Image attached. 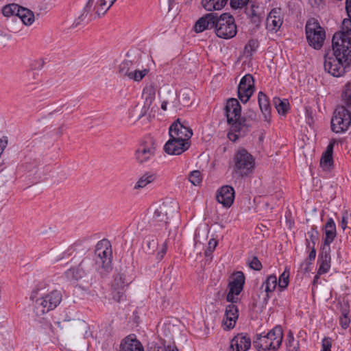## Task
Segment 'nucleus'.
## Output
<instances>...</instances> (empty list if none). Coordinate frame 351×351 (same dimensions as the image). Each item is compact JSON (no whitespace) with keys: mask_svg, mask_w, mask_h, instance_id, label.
Returning a JSON list of instances; mask_svg holds the SVG:
<instances>
[{"mask_svg":"<svg viewBox=\"0 0 351 351\" xmlns=\"http://www.w3.org/2000/svg\"><path fill=\"white\" fill-rule=\"evenodd\" d=\"M348 18L342 22L341 30L332 39V49L324 56V70L334 77L343 75L351 64V3L346 1Z\"/></svg>","mask_w":351,"mask_h":351,"instance_id":"1","label":"nucleus"},{"mask_svg":"<svg viewBox=\"0 0 351 351\" xmlns=\"http://www.w3.org/2000/svg\"><path fill=\"white\" fill-rule=\"evenodd\" d=\"M66 278L77 281L84 289H88L95 282V263L90 258H84L77 267L65 272Z\"/></svg>","mask_w":351,"mask_h":351,"instance_id":"2","label":"nucleus"},{"mask_svg":"<svg viewBox=\"0 0 351 351\" xmlns=\"http://www.w3.org/2000/svg\"><path fill=\"white\" fill-rule=\"evenodd\" d=\"M241 106L235 98L228 99L225 106V112L227 121L232 130L239 132L241 134H246L249 132L251 125L247 123L245 117L241 116Z\"/></svg>","mask_w":351,"mask_h":351,"instance_id":"3","label":"nucleus"},{"mask_svg":"<svg viewBox=\"0 0 351 351\" xmlns=\"http://www.w3.org/2000/svg\"><path fill=\"white\" fill-rule=\"evenodd\" d=\"M282 339V328L280 326H276L266 335H256L253 340V346L258 351H276Z\"/></svg>","mask_w":351,"mask_h":351,"instance_id":"4","label":"nucleus"},{"mask_svg":"<svg viewBox=\"0 0 351 351\" xmlns=\"http://www.w3.org/2000/svg\"><path fill=\"white\" fill-rule=\"evenodd\" d=\"M232 162L233 173L242 178L250 175L255 167L253 156L244 148H240L235 152Z\"/></svg>","mask_w":351,"mask_h":351,"instance_id":"5","label":"nucleus"},{"mask_svg":"<svg viewBox=\"0 0 351 351\" xmlns=\"http://www.w3.org/2000/svg\"><path fill=\"white\" fill-rule=\"evenodd\" d=\"M305 32L306 40L311 47L317 50L323 47L326 32L317 19L311 18L306 22Z\"/></svg>","mask_w":351,"mask_h":351,"instance_id":"6","label":"nucleus"},{"mask_svg":"<svg viewBox=\"0 0 351 351\" xmlns=\"http://www.w3.org/2000/svg\"><path fill=\"white\" fill-rule=\"evenodd\" d=\"M95 254L97 256L96 264L102 269L100 274L103 277L112 269V250L109 241L106 239L99 241L96 245Z\"/></svg>","mask_w":351,"mask_h":351,"instance_id":"7","label":"nucleus"},{"mask_svg":"<svg viewBox=\"0 0 351 351\" xmlns=\"http://www.w3.org/2000/svg\"><path fill=\"white\" fill-rule=\"evenodd\" d=\"M215 32L221 38L230 39L237 33V27L234 18L228 13H223L219 16L217 15Z\"/></svg>","mask_w":351,"mask_h":351,"instance_id":"8","label":"nucleus"},{"mask_svg":"<svg viewBox=\"0 0 351 351\" xmlns=\"http://www.w3.org/2000/svg\"><path fill=\"white\" fill-rule=\"evenodd\" d=\"M62 293L54 290L37 299L35 303L34 312L36 315L41 316L45 313L53 310L62 301Z\"/></svg>","mask_w":351,"mask_h":351,"instance_id":"9","label":"nucleus"},{"mask_svg":"<svg viewBox=\"0 0 351 351\" xmlns=\"http://www.w3.org/2000/svg\"><path fill=\"white\" fill-rule=\"evenodd\" d=\"M177 204L173 201H167L160 204L154 210L153 223H161L162 227L167 229L169 221L178 213Z\"/></svg>","mask_w":351,"mask_h":351,"instance_id":"10","label":"nucleus"},{"mask_svg":"<svg viewBox=\"0 0 351 351\" xmlns=\"http://www.w3.org/2000/svg\"><path fill=\"white\" fill-rule=\"evenodd\" d=\"M351 124V113L345 106H338L331 119V130L336 133L344 132Z\"/></svg>","mask_w":351,"mask_h":351,"instance_id":"11","label":"nucleus"},{"mask_svg":"<svg viewBox=\"0 0 351 351\" xmlns=\"http://www.w3.org/2000/svg\"><path fill=\"white\" fill-rule=\"evenodd\" d=\"M156 149V143L151 138L141 143L135 152V158L137 162L143 164L152 160L155 156Z\"/></svg>","mask_w":351,"mask_h":351,"instance_id":"12","label":"nucleus"},{"mask_svg":"<svg viewBox=\"0 0 351 351\" xmlns=\"http://www.w3.org/2000/svg\"><path fill=\"white\" fill-rule=\"evenodd\" d=\"M255 90L254 80L252 75L246 74L240 80L237 88L238 97L243 103H246Z\"/></svg>","mask_w":351,"mask_h":351,"instance_id":"13","label":"nucleus"},{"mask_svg":"<svg viewBox=\"0 0 351 351\" xmlns=\"http://www.w3.org/2000/svg\"><path fill=\"white\" fill-rule=\"evenodd\" d=\"M169 134L171 138L190 142L193 132L189 127L184 123H181L180 119H178L171 125Z\"/></svg>","mask_w":351,"mask_h":351,"instance_id":"14","label":"nucleus"},{"mask_svg":"<svg viewBox=\"0 0 351 351\" xmlns=\"http://www.w3.org/2000/svg\"><path fill=\"white\" fill-rule=\"evenodd\" d=\"M190 147V142H184L174 138H169L164 146V150L168 154L180 155Z\"/></svg>","mask_w":351,"mask_h":351,"instance_id":"15","label":"nucleus"},{"mask_svg":"<svg viewBox=\"0 0 351 351\" xmlns=\"http://www.w3.org/2000/svg\"><path fill=\"white\" fill-rule=\"evenodd\" d=\"M217 201L224 207H230L234 199V190L233 187L225 185L221 186L216 195Z\"/></svg>","mask_w":351,"mask_h":351,"instance_id":"16","label":"nucleus"},{"mask_svg":"<svg viewBox=\"0 0 351 351\" xmlns=\"http://www.w3.org/2000/svg\"><path fill=\"white\" fill-rule=\"evenodd\" d=\"M217 14L215 13H208L199 18L194 25V31L197 33H201L206 29H215Z\"/></svg>","mask_w":351,"mask_h":351,"instance_id":"17","label":"nucleus"},{"mask_svg":"<svg viewBox=\"0 0 351 351\" xmlns=\"http://www.w3.org/2000/svg\"><path fill=\"white\" fill-rule=\"evenodd\" d=\"M251 346V339L247 335L238 334L230 341V351H247Z\"/></svg>","mask_w":351,"mask_h":351,"instance_id":"18","label":"nucleus"},{"mask_svg":"<svg viewBox=\"0 0 351 351\" xmlns=\"http://www.w3.org/2000/svg\"><path fill=\"white\" fill-rule=\"evenodd\" d=\"M318 261L320 263L318 269V274L327 273L330 268V247L323 246L322 247Z\"/></svg>","mask_w":351,"mask_h":351,"instance_id":"19","label":"nucleus"},{"mask_svg":"<svg viewBox=\"0 0 351 351\" xmlns=\"http://www.w3.org/2000/svg\"><path fill=\"white\" fill-rule=\"evenodd\" d=\"M61 330L77 331L80 328H86V324L84 321L74 319H63L56 323Z\"/></svg>","mask_w":351,"mask_h":351,"instance_id":"20","label":"nucleus"},{"mask_svg":"<svg viewBox=\"0 0 351 351\" xmlns=\"http://www.w3.org/2000/svg\"><path fill=\"white\" fill-rule=\"evenodd\" d=\"M239 317V309L234 304L228 305L226 308L225 318L223 319L224 325L228 329L234 327L236 322Z\"/></svg>","mask_w":351,"mask_h":351,"instance_id":"21","label":"nucleus"},{"mask_svg":"<svg viewBox=\"0 0 351 351\" xmlns=\"http://www.w3.org/2000/svg\"><path fill=\"white\" fill-rule=\"evenodd\" d=\"M280 10L273 9L266 19V27L269 31H277L282 24Z\"/></svg>","mask_w":351,"mask_h":351,"instance_id":"22","label":"nucleus"},{"mask_svg":"<svg viewBox=\"0 0 351 351\" xmlns=\"http://www.w3.org/2000/svg\"><path fill=\"white\" fill-rule=\"evenodd\" d=\"M119 351H144V348L136 337L129 335L121 341Z\"/></svg>","mask_w":351,"mask_h":351,"instance_id":"23","label":"nucleus"},{"mask_svg":"<svg viewBox=\"0 0 351 351\" xmlns=\"http://www.w3.org/2000/svg\"><path fill=\"white\" fill-rule=\"evenodd\" d=\"M245 283V276L242 271H237L233 275V279L229 282V291L238 295L243 289Z\"/></svg>","mask_w":351,"mask_h":351,"instance_id":"24","label":"nucleus"},{"mask_svg":"<svg viewBox=\"0 0 351 351\" xmlns=\"http://www.w3.org/2000/svg\"><path fill=\"white\" fill-rule=\"evenodd\" d=\"M258 102L260 110L264 116L265 121H269L271 117V106L268 97L262 91L258 95Z\"/></svg>","mask_w":351,"mask_h":351,"instance_id":"25","label":"nucleus"},{"mask_svg":"<svg viewBox=\"0 0 351 351\" xmlns=\"http://www.w3.org/2000/svg\"><path fill=\"white\" fill-rule=\"evenodd\" d=\"M95 0H88L87 4L84 8L83 12L78 17V19L73 23V26L74 27H77L82 24H87L89 21L95 19L93 14L90 13L91 8L94 4Z\"/></svg>","mask_w":351,"mask_h":351,"instance_id":"26","label":"nucleus"},{"mask_svg":"<svg viewBox=\"0 0 351 351\" xmlns=\"http://www.w3.org/2000/svg\"><path fill=\"white\" fill-rule=\"evenodd\" d=\"M336 237V226L332 218H330L325 225V239L323 246L330 247V244Z\"/></svg>","mask_w":351,"mask_h":351,"instance_id":"27","label":"nucleus"},{"mask_svg":"<svg viewBox=\"0 0 351 351\" xmlns=\"http://www.w3.org/2000/svg\"><path fill=\"white\" fill-rule=\"evenodd\" d=\"M156 86L152 82L147 84L143 90V97L145 99L144 108H149L155 99Z\"/></svg>","mask_w":351,"mask_h":351,"instance_id":"28","label":"nucleus"},{"mask_svg":"<svg viewBox=\"0 0 351 351\" xmlns=\"http://www.w3.org/2000/svg\"><path fill=\"white\" fill-rule=\"evenodd\" d=\"M339 306L341 313L339 323L343 328L346 329L349 326L350 322V319L349 317L350 306L348 302H340Z\"/></svg>","mask_w":351,"mask_h":351,"instance_id":"29","label":"nucleus"},{"mask_svg":"<svg viewBox=\"0 0 351 351\" xmlns=\"http://www.w3.org/2000/svg\"><path fill=\"white\" fill-rule=\"evenodd\" d=\"M277 286V278L274 275L269 276L267 280L261 285V289H264L265 295L264 298L265 301H267L269 298V293H272Z\"/></svg>","mask_w":351,"mask_h":351,"instance_id":"30","label":"nucleus"},{"mask_svg":"<svg viewBox=\"0 0 351 351\" xmlns=\"http://www.w3.org/2000/svg\"><path fill=\"white\" fill-rule=\"evenodd\" d=\"M228 0H202L203 8L207 11L221 10L227 3Z\"/></svg>","mask_w":351,"mask_h":351,"instance_id":"31","label":"nucleus"},{"mask_svg":"<svg viewBox=\"0 0 351 351\" xmlns=\"http://www.w3.org/2000/svg\"><path fill=\"white\" fill-rule=\"evenodd\" d=\"M156 179V174L147 172L143 174L136 182L134 186V189L139 190L145 188L149 184L153 182Z\"/></svg>","mask_w":351,"mask_h":351,"instance_id":"32","label":"nucleus"},{"mask_svg":"<svg viewBox=\"0 0 351 351\" xmlns=\"http://www.w3.org/2000/svg\"><path fill=\"white\" fill-rule=\"evenodd\" d=\"M115 1L116 0H97L94 8L95 14L100 17L109 10Z\"/></svg>","mask_w":351,"mask_h":351,"instance_id":"33","label":"nucleus"},{"mask_svg":"<svg viewBox=\"0 0 351 351\" xmlns=\"http://www.w3.org/2000/svg\"><path fill=\"white\" fill-rule=\"evenodd\" d=\"M17 17H19L25 25H31L34 21V12L23 7H21Z\"/></svg>","mask_w":351,"mask_h":351,"instance_id":"34","label":"nucleus"},{"mask_svg":"<svg viewBox=\"0 0 351 351\" xmlns=\"http://www.w3.org/2000/svg\"><path fill=\"white\" fill-rule=\"evenodd\" d=\"M273 104L280 114L285 115L288 112L289 104L287 99L281 100L279 97H274Z\"/></svg>","mask_w":351,"mask_h":351,"instance_id":"35","label":"nucleus"},{"mask_svg":"<svg viewBox=\"0 0 351 351\" xmlns=\"http://www.w3.org/2000/svg\"><path fill=\"white\" fill-rule=\"evenodd\" d=\"M21 6L16 3H11L5 5L2 9V13L5 16H18Z\"/></svg>","mask_w":351,"mask_h":351,"instance_id":"36","label":"nucleus"},{"mask_svg":"<svg viewBox=\"0 0 351 351\" xmlns=\"http://www.w3.org/2000/svg\"><path fill=\"white\" fill-rule=\"evenodd\" d=\"M132 63L131 61L126 60L121 62L119 66V73L122 77H128V78L130 76V73H132Z\"/></svg>","mask_w":351,"mask_h":351,"instance_id":"37","label":"nucleus"},{"mask_svg":"<svg viewBox=\"0 0 351 351\" xmlns=\"http://www.w3.org/2000/svg\"><path fill=\"white\" fill-rule=\"evenodd\" d=\"M149 73V70L144 69L143 70H136L132 69V73H130V76L129 77L130 80H132L136 82H139L143 80V78L147 75Z\"/></svg>","mask_w":351,"mask_h":351,"instance_id":"38","label":"nucleus"},{"mask_svg":"<svg viewBox=\"0 0 351 351\" xmlns=\"http://www.w3.org/2000/svg\"><path fill=\"white\" fill-rule=\"evenodd\" d=\"M333 165L332 155L323 153L320 160V165L322 168L327 170Z\"/></svg>","mask_w":351,"mask_h":351,"instance_id":"39","label":"nucleus"},{"mask_svg":"<svg viewBox=\"0 0 351 351\" xmlns=\"http://www.w3.org/2000/svg\"><path fill=\"white\" fill-rule=\"evenodd\" d=\"M289 271L285 269L282 274L280 276L278 279V287L281 290L285 289L289 285Z\"/></svg>","mask_w":351,"mask_h":351,"instance_id":"40","label":"nucleus"},{"mask_svg":"<svg viewBox=\"0 0 351 351\" xmlns=\"http://www.w3.org/2000/svg\"><path fill=\"white\" fill-rule=\"evenodd\" d=\"M189 180L193 185H199L202 181L201 172L198 170L193 171L189 174Z\"/></svg>","mask_w":351,"mask_h":351,"instance_id":"41","label":"nucleus"},{"mask_svg":"<svg viewBox=\"0 0 351 351\" xmlns=\"http://www.w3.org/2000/svg\"><path fill=\"white\" fill-rule=\"evenodd\" d=\"M287 346L289 348V351H298V343L295 342L293 334L291 330H289L287 335Z\"/></svg>","mask_w":351,"mask_h":351,"instance_id":"42","label":"nucleus"},{"mask_svg":"<svg viewBox=\"0 0 351 351\" xmlns=\"http://www.w3.org/2000/svg\"><path fill=\"white\" fill-rule=\"evenodd\" d=\"M351 84L350 83H348L346 84L345 86V91L343 93V97L345 100V104L346 105V109L349 110L350 112L351 110V93H350V87Z\"/></svg>","mask_w":351,"mask_h":351,"instance_id":"43","label":"nucleus"},{"mask_svg":"<svg viewBox=\"0 0 351 351\" xmlns=\"http://www.w3.org/2000/svg\"><path fill=\"white\" fill-rule=\"evenodd\" d=\"M258 47V43L257 40L251 39L248 41V43L245 46V51L246 53H250V55L256 50Z\"/></svg>","mask_w":351,"mask_h":351,"instance_id":"44","label":"nucleus"},{"mask_svg":"<svg viewBox=\"0 0 351 351\" xmlns=\"http://www.w3.org/2000/svg\"><path fill=\"white\" fill-rule=\"evenodd\" d=\"M248 2L249 0H230V6L233 9L243 8Z\"/></svg>","mask_w":351,"mask_h":351,"instance_id":"45","label":"nucleus"},{"mask_svg":"<svg viewBox=\"0 0 351 351\" xmlns=\"http://www.w3.org/2000/svg\"><path fill=\"white\" fill-rule=\"evenodd\" d=\"M249 266L251 269L260 271L262 269V264L256 256H253L252 261L249 263Z\"/></svg>","mask_w":351,"mask_h":351,"instance_id":"46","label":"nucleus"},{"mask_svg":"<svg viewBox=\"0 0 351 351\" xmlns=\"http://www.w3.org/2000/svg\"><path fill=\"white\" fill-rule=\"evenodd\" d=\"M158 246L157 239H152L147 243V252L153 254Z\"/></svg>","mask_w":351,"mask_h":351,"instance_id":"47","label":"nucleus"},{"mask_svg":"<svg viewBox=\"0 0 351 351\" xmlns=\"http://www.w3.org/2000/svg\"><path fill=\"white\" fill-rule=\"evenodd\" d=\"M250 18L251 21L256 26L258 27L261 23V18L259 14H258L254 9H252Z\"/></svg>","mask_w":351,"mask_h":351,"instance_id":"48","label":"nucleus"},{"mask_svg":"<svg viewBox=\"0 0 351 351\" xmlns=\"http://www.w3.org/2000/svg\"><path fill=\"white\" fill-rule=\"evenodd\" d=\"M124 278L122 274H118L114 278V286H117L119 288L123 289L125 286Z\"/></svg>","mask_w":351,"mask_h":351,"instance_id":"49","label":"nucleus"},{"mask_svg":"<svg viewBox=\"0 0 351 351\" xmlns=\"http://www.w3.org/2000/svg\"><path fill=\"white\" fill-rule=\"evenodd\" d=\"M112 294L113 299L118 302L123 300L124 297V291L123 289H119L117 291L114 290Z\"/></svg>","mask_w":351,"mask_h":351,"instance_id":"50","label":"nucleus"},{"mask_svg":"<svg viewBox=\"0 0 351 351\" xmlns=\"http://www.w3.org/2000/svg\"><path fill=\"white\" fill-rule=\"evenodd\" d=\"M322 351H331L332 343L328 338H324L322 342Z\"/></svg>","mask_w":351,"mask_h":351,"instance_id":"51","label":"nucleus"},{"mask_svg":"<svg viewBox=\"0 0 351 351\" xmlns=\"http://www.w3.org/2000/svg\"><path fill=\"white\" fill-rule=\"evenodd\" d=\"M245 134H241L239 132H235L231 128V131L228 132V137L230 141H236L239 136H243Z\"/></svg>","mask_w":351,"mask_h":351,"instance_id":"52","label":"nucleus"},{"mask_svg":"<svg viewBox=\"0 0 351 351\" xmlns=\"http://www.w3.org/2000/svg\"><path fill=\"white\" fill-rule=\"evenodd\" d=\"M236 296L237 295H235L234 293L229 291L226 296V300L229 302H231V304H234V303H237L238 301V298Z\"/></svg>","mask_w":351,"mask_h":351,"instance_id":"53","label":"nucleus"},{"mask_svg":"<svg viewBox=\"0 0 351 351\" xmlns=\"http://www.w3.org/2000/svg\"><path fill=\"white\" fill-rule=\"evenodd\" d=\"M167 248V243H165L163 244L161 251H160L157 254V259L158 261H161L164 255L166 254Z\"/></svg>","mask_w":351,"mask_h":351,"instance_id":"54","label":"nucleus"},{"mask_svg":"<svg viewBox=\"0 0 351 351\" xmlns=\"http://www.w3.org/2000/svg\"><path fill=\"white\" fill-rule=\"evenodd\" d=\"M217 245V241L215 239H210L208 242V250L211 253L215 249Z\"/></svg>","mask_w":351,"mask_h":351,"instance_id":"55","label":"nucleus"},{"mask_svg":"<svg viewBox=\"0 0 351 351\" xmlns=\"http://www.w3.org/2000/svg\"><path fill=\"white\" fill-rule=\"evenodd\" d=\"M310 239L315 244V241L317 239L318 232L317 230H312L308 232Z\"/></svg>","mask_w":351,"mask_h":351,"instance_id":"56","label":"nucleus"},{"mask_svg":"<svg viewBox=\"0 0 351 351\" xmlns=\"http://www.w3.org/2000/svg\"><path fill=\"white\" fill-rule=\"evenodd\" d=\"M347 223H348V221H347V216L346 215H343L342 216V219H341V227L343 230H345L347 227Z\"/></svg>","mask_w":351,"mask_h":351,"instance_id":"57","label":"nucleus"},{"mask_svg":"<svg viewBox=\"0 0 351 351\" xmlns=\"http://www.w3.org/2000/svg\"><path fill=\"white\" fill-rule=\"evenodd\" d=\"M316 256V251L314 248V247L312 248L311 251L309 253L308 255V259L310 261H313L315 258Z\"/></svg>","mask_w":351,"mask_h":351,"instance_id":"58","label":"nucleus"},{"mask_svg":"<svg viewBox=\"0 0 351 351\" xmlns=\"http://www.w3.org/2000/svg\"><path fill=\"white\" fill-rule=\"evenodd\" d=\"M333 147L334 145L332 143H329L326 148V150L324 153L332 155Z\"/></svg>","mask_w":351,"mask_h":351,"instance_id":"59","label":"nucleus"},{"mask_svg":"<svg viewBox=\"0 0 351 351\" xmlns=\"http://www.w3.org/2000/svg\"><path fill=\"white\" fill-rule=\"evenodd\" d=\"M165 351H178V350L175 346L169 345L165 347Z\"/></svg>","mask_w":351,"mask_h":351,"instance_id":"60","label":"nucleus"},{"mask_svg":"<svg viewBox=\"0 0 351 351\" xmlns=\"http://www.w3.org/2000/svg\"><path fill=\"white\" fill-rule=\"evenodd\" d=\"M167 101H163L161 104V108L163 110H167Z\"/></svg>","mask_w":351,"mask_h":351,"instance_id":"61","label":"nucleus"},{"mask_svg":"<svg viewBox=\"0 0 351 351\" xmlns=\"http://www.w3.org/2000/svg\"><path fill=\"white\" fill-rule=\"evenodd\" d=\"M63 128L64 126L63 125H61L60 127L58 128V134H62V132H63Z\"/></svg>","mask_w":351,"mask_h":351,"instance_id":"62","label":"nucleus"},{"mask_svg":"<svg viewBox=\"0 0 351 351\" xmlns=\"http://www.w3.org/2000/svg\"><path fill=\"white\" fill-rule=\"evenodd\" d=\"M319 275L320 274H318V273L315 275V276L314 277V280H313V282L314 283L317 280V279L319 278Z\"/></svg>","mask_w":351,"mask_h":351,"instance_id":"63","label":"nucleus"},{"mask_svg":"<svg viewBox=\"0 0 351 351\" xmlns=\"http://www.w3.org/2000/svg\"><path fill=\"white\" fill-rule=\"evenodd\" d=\"M25 168L27 171H31L32 170V168L29 167L27 165V163H25Z\"/></svg>","mask_w":351,"mask_h":351,"instance_id":"64","label":"nucleus"}]
</instances>
